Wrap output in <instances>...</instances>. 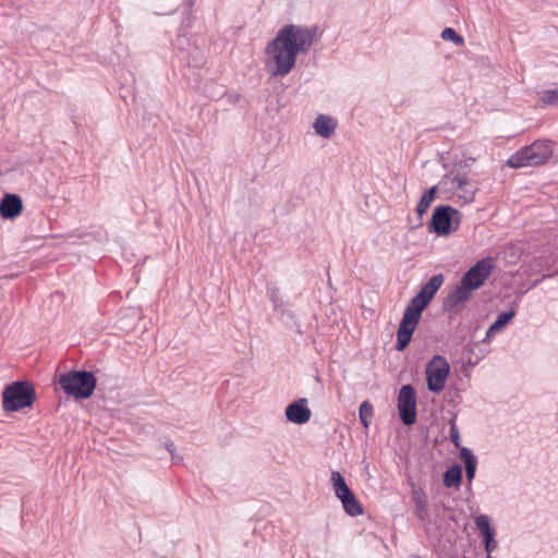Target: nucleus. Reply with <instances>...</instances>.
Here are the masks:
<instances>
[{"label":"nucleus","instance_id":"nucleus-27","mask_svg":"<svg viewBox=\"0 0 558 558\" xmlns=\"http://www.w3.org/2000/svg\"><path fill=\"white\" fill-rule=\"evenodd\" d=\"M276 312L278 313L279 318L283 322L284 325H296L295 314L291 310L286 308L284 305Z\"/></svg>","mask_w":558,"mask_h":558},{"label":"nucleus","instance_id":"nucleus-24","mask_svg":"<svg viewBox=\"0 0 558 558\" xmlns=\"http://www.w3.org/2000/svg\"><path fill=\"white\" fill-rule=\"evenodd\" d=\"M359 417H360L361 424L365 428H368V426L371 424V420L373 417V405L369 401L366 400L361 403L360 409H359Z\"/></svg>","mask_w":558,"mask_h":558},{"label":"nucleus","instance_id":"nucleus-21","mask_svg":"<svg viewBox=\"0 0 558 558\" xmlns=\"http://www.w3.org/2000/svg\"><path fill=\"white\" fill-rule=\"evenodd\" d=\"M428 303L418 294L413 296L408 303L404 313L421 318L423 311L427 307Z\"/></svg>","mask_w":558,"mask_h":558},{"label":"nucleus","instance_id":"nucleus-8","mask_svg":"<svg viewBox=\"0 0 558 558\" xmlns=\"http://www.w3.org/2000/svg\"><path fill=\"white\" fill-rule=\"evenodd\" d=\"M494 267L493 258H482L462 276L460 282L472 291L476 290L483 286Z\"/></svg>","mask_w":558,"mask_h":558},{"label":"nucleus","instance_id":"nucleus-22","mask_svg":"<svg viewBox=\"0 0 558 558\" xmlns=\"http://www.w3.org/2000/svg\"><path fill=\"white\" fill-rule=\"evenodd\" d=\"M341 504L344 512L350 517L354 518L363 513V508L354 494L341 500Z\"/></svg>","mask_w":558,"mask_h":558},{"label":"nucleus","instance_id":"nucleus-30","mask_svg":"<svg viewBox=\"0 0 558 558\" xmlns=\"http://www.w3.org/2000/svg\"><path fill=\"white\" fill-rule=\"evenodd\" d=\"M495 534L496 533H492L486 536H483L484 547L488 554V558H490V554L494 550H496V548H497V542L495 541Z\"/></svg>","mask_w":558,"mask_h":558},{"label":"nucleus","instance_id":"nucleus-28","mask_svg":"<svg viewBox=\"0 0 558 558\" xmlns=\"http://www.w3.org/2000/svg\"><path fill=\"white\" fill-rule=\"evenodd\" d=\"M268 294H269V299H270V301L272 303V306H274L275 311H278L279 308H281L284 305L283 301L279 296V289L278 288H276V287L268 288Z\"/></svg>","mask_w":558,"mask_h":558},{"label":"nucleus","instance_id":"nucleus-1","mask_svg":"<svg viewBox=\"0 0 558 558\" xmlns=\"http://www.w3.org/2000/svg\"><path fill=\"white\" fill-rule=\"evenodd\" d=\"M319 36L317 26L295 24L282 26L264 49V63L269 75L271 77L288 75L294 69L298 56L308 52Z\"/></svg>","mask_w":558,"mask_h":558},{"label":"nucleus","instance_id":"nucleus-31","mask_svg":"<svg viewBox=\"0 0 558 558\" xmlns=\"http://www.w3.org/2000/svg\"><path fill=\"white\" fill-rule=\"evenodd\" d=\"M450 439L457 448L460 447V445H461L460 433H459V428L454 422H452L450 425Z\"/></svg>","mask_w":558,"mask_h":558},{"label":"nucleus","instance_id":"nucleus-32","mask_svg":"<svg viewBox=\"0 0 558 558\" xmlns=\"http://www.w3.org/2000/svg\"><path fill=\"white\" fill-rule=\"evenodd\" d=\"M166 448L167 450L169 451V453L172 456V458H175V454H174V444L172 442H169L166 445Z\"/></svg>","mask_w":558,"mask_h":558},{"label":"nucleus","instance_id":"nucleus-16","mask_svg":"<svg viewBox=\"0 0 558 558\" xmlns=\"http://www.w3.org/2000/svg\"><path fill=\"white\" fill-rule=\"evenodd\" d=\"M460 458L463 461L464 466H465L466 480H468L469 484H471L475 477L477 459L473 454L472 450L466 447L461 448Z\"/></svg>","mask_w":558,"mask_h":558},{"label":"nucleus","instance_id":"nucleus-13","mask_svg":"<svg viewBox=\"0 0 558 558\" xmlns=\"http://www.w3.org/2000/svg\"><path fill=\"white\" fill-rule=\"evenodd\" d=\"M316 134L324 138H329L337 129V120L332 117L319 114L313 124Z\"/></svg>","mask_w":558,"mask_h":558},{"label":"nucleus","instance_id":"nucleus-19","mask_svg":"<svg viewBox=\"0 0 558 558\" xmlns=\"http://www.w3.org/2000/svg\"><path fill=\"white\" fill-rule=\"evenodd\" d=\"M462 482V468L454 464L444 473V485L448 488L459 487Z\"/></svg>","mask_w":558,"mask_h":558},{"label":"nucleus","instance_id":"nucleus-10","mask_svg":"<svg viewBox=\"0 0 558 558\" xmlns=\"http://www.w3.org/2000/svg\"><path fill=\"white\" fill-rule=\"evenodd\" d=\"M312 412L307 407V399L301 398L286 408V417L294 424H305L311 420Z\"/></svg>","mask_w":558,"mask_h":558},{"label":"nucleus","instance_id":"nucleus-17","mask_svg":"<svg viewBox=\"0 0 558 558\" xmlns=\"http://www.w3.org/2000/svg\"><path fill=\"white\" fill-rule=\"evenodd\" d=\"M412 500L415 505V514L417 518L425 522L428 520L427 498L422 489H414L412 493Z\"/></svg>","mask_w":558,"mask_h":558},{"label":"nucleus","instance_id":"nucleus-9","mask_svg":"<svg viewBox=\"0 0 558 558\" xmlns=\"http://www.w3.org/2000/svg\"><path fill=\"white\" fill-rule=\"evenodd\" d=\"M420 319L418 317L403 313V317L397 330L396 349L398 351H403L409 345Z\"/></svg>","mask_w":558,"mask_h":558},{"label":"nucleus","instance_id":"nucleus-6","mask_svg":"<svg viewBox=\"0 0 558 558\" xmlns=\"http://www.w3.org/2000/svg\"><path fill=\"white\" fill-rule=\"evenodd\" d=\"M450 373V365L442 355H434L426 365L427 388L429 391L439 393L446 385Z\"/></svg>","mask_w":558,"mask_h":558},{"label":"nucleus","instance_id":"nucleus-7","mask_svg":"<svg viewBox=\"0 0 558 558\" xmlns=\"http://www.w3.org/2000/svg\"><path fill=\"white\" fill-rule=\"evenodd\" d=\"M398 413L401 422L411 426L416 422V392L412 385H403L398 395Z\"/></svg>","mask_w":558,"mask_h":558},{"label":"nucleus","instance_id":"nucleus-33","mask_svg":"<svg viewBox=\"0 0 558 558\" xmlns=\"http://www.w3.org/2000/svg\"><path fill=\"white\" fill-rule=\"evenodd\" d=\"M553 276H554V275H550V274L544 275V276L542 277V279H541V280H545V279L550 278V277H553Z\"/></svg>","mask_w":558,"mask_h":558},{"label":"nucleus","instance_id":"nucleus-29","mask_svg":"<svg viewBox=\"0 0 558 558\" xmlns=\"http://www.w3.org/2000/svg\"><path fill=\"white\" fill-rule=\"evenodd\" d=\"M470 180L464 174H457L452 178V184L454 190L457 191H466V185H469Z\"/></svg>","mask_w":558,"mask_h":558},{"label":"nucleus","instance_id":"nucleus-11","mask_svg":"<svg viewBox=\"0 0 558 558\" xmlns=\"http://www.w3.org/2000/svg\"><path fill=\"white\" fill-rule=\"evenodd\" d=\"M22 210L23 202L17 194L8 193L0 201V216L3 219H14Z\"/></svg>","mask_w":558,"mask_h":558},{"label":"nucleus","instance_id":"nucleus-14","mask_svg":"<svg viewBox=\"0 0 558 558\" xmlns=\"http://www.w3.org/2000/svg\"><path fill=\"white\" fill-rule=\"evenodd\" d=\"M444 280L445 278L441 274L432 276L429 280L421 288L417 294L429 304L437 291L442 286Z\"/></svg>","mask_w":558,"mask_h":558},{"label":"nucleus","instance_id":"nucleus-12","mask_svg":"<svg viewBox=\"0 0 558 558\" xmlns=\"http://www.w3.org/2000/svg\"><path fill=\"white\" fill-rule=\"evenodd\" d=\"M472 290L460 282L444 301V312L452 313L458 311L459 306L464 304L471 298Z\"/></svg>","mask_w":558,"mask_h":558},{"label":"nucleus","instance_id":"nucleus-18","mask_svg":"<svg viewBox=\"0 0 558 558\" xmlns=\"http://www.w3.org/2000/svg\"><path fill=\"white\" fill-rule=\"evenodd\" d=\"M515 316V311L510 310L507 312L500 313L496 320L489 326L488 330L486 331V338L490 337L492 335L500 332Z\"/></svg>","mask_w":558,"mask_h":558},{"label":"nucleus","instance_id":"nucleus-23","mask_svg":"<svg viewBox=\"0 0 558 558\" xmlns=\"http://www.w3.org/2000/svg\"><path fill=\"white\" fill-rule=\"evenodd\" d=\"M475 525L482 536L496 533L495 527L490 524V519L486 514H480L474 519Z\"/></svg>","mask_w":558,"mask_h":558},{"label":"nucleus","instance_id":"nucleus-2","mask_svg":"<svg viewBox=\"0 0 558 558\" xmlns=\"http://www.w3.org/2000/svg\"><path fill=\"white\" fill-rule=\"evenodd\" d=\"M551 155V142L537 140L531 145L524 146L511 155L507 160V166L513 169L539 166L549 159Z\"/></svg>","mask_w":558,"mask_h":558},{"label":"nucleus","instance_id":"nucleus-25","mask_svg":"<svg viewBox=\"0 0 558 558\" xmlns=\"http://www.w3.org/2000/svg\"><path fill=\"white\" fill-rule=\"evenodd\" d=\"M537 95L542 102L546 106H554L558 104V88L542 89L537 92Z\"/></svg>","mask_w":558,"mask_h":558},{"label":"nucleus","instance_id":"nucleus-20","mask_svg":"<svg viewBox=\"0 0 558 558\" xmlns=\"http://www.w3.org/2000/svg\"><path fill=\"white\" fill-rule=\"evenodd\" d=\"M437 193V185H434L426 190L423 195L421 196L417 206H416V213L420 217H422L428 209L430 203L434 201L435 195Z\"/></svg>","mask_w":558,"mask_h":558},{"label":"nucleus","instance_id":"nucleus-5","mask_svg":"<svg viewBox=\"0 0 558 558\" xmlns=\"http://www.w3.org/2000/svg\"><path fill=\"white\" fill-rule=\"evenodd\" d=\"M460 211L449 205L437 206L428 223V231L437 235H448L458 229L460 223Z\"/></svg>","mask_w":558,"mask_h":558},{"label":"nucleus","instance_id":"nucleus-4","mask_svg":"<svg viewBox=\"0 0 558 558\" xmlns=\"http://www.w3.org/2000/svg\"><path fill=\"white\" fill-rule=\"evenodd\" d=\"M2 407L5 411L15 412L32 407L36 400V391L27 380L14 381L2 392Z\"/></svg>","mask_w":558,"mask_h":558},{"label":"nucleus","instance_id":"nucleus-15","mask_svg":"<svg viewBox=\"0 0 558 558\" xmlns=\"http://www.w3.org/2000/svg\"><path fill=\"white\" fill-rule=\"evenodd\" d=\"M330 482L332 484L335 495L340 501L353 494L340 472L331 471Z\"/></svg>","mask_w":558,"mask_h":558},{"label":"nucleus","instance_id":"nucleus-3","mask_svg":"<svg viewBox=\"0 0 558 558\" xmlns=\"http://www.w3.org/2000/svg\"><path fill=\"white\" fill-rule=\"evenodd\" d=\"M62 390L75 399L89 398L96 388L97 378L89 371H70L59 376Z\"/></svg>","mask_w":558,"mask_h":558},{"label":"nucleus","instance_id":"nucleus-26","mask_svg":"<svg viewBox=\"0 0 558 558\" xmlns=\"http://www.w3.org/2000/svg\"><path fill=\"white\" fill-rule=\"evenodd\" d=\"M440 37L444 39V40H448V41H452L453 44H456L457 46H462L464 44V39L461 35H459L453 28L451 27H447L445 28L441 34H440Z\"/></svg>","mask_w":558,"mask_h":558}]
</instances>
